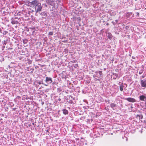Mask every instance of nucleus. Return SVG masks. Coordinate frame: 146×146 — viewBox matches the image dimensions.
I'll return each instance as SVG.
<instances>
[{"mask_svg":"<svg viewBox=\"0 0 146 146\" xmlns=\"http://www.w3.org/2000/svg\"><path fill=\"white\" fill-rule=\"evenodd\" d=\"M115 21H116V23H117V21H118V20H115Z\"/></svg>","mask_w":146,"mask_h":146,"instance_id":"72a5a7b5","label":"nucleus"},{"mask_svg":"<svg viewBox=\"0 0 146 146\" xmlns=\"http://www.w3.org/2000/svg\"><path fill=\"white\" fill-rule=\"evenodd\" d=\"M5 46H4L3 47H5Z\"/></svg>","mask_w":146,"mask_h":146,"instance_id":"49530a36","label":"nucleus"},{"mask_svg":"<svg viewBox=\"0 0 146 146\" xmlns=\"http://www.w3.org/2000/svg\"><path fill=\"white\" fill-rule=\"evenodd\" d=\"M36 87V85L35 86Z\"/></svg>","mask_w":146,"mask_h":146,"instance_id":"37998d69","label":"nucleus"},{"mask_svg":"<svg viewBox=\"0 0 146 146\" xmlns=\"http://www.w3.org/2000/svg\"><path fill=\"white\" fill-rule=\"evenodd\" d=\"M146 100V97H145V100Z\"/></svg>","mask_w":146,"mask_h":146,"instance_id":"58836bf2","label":"nucleus"},{"mask_svg":"<svg viewBox=\"0 0 146 146\" xmlns=\"http://www.w3.org/2000/svg\"><path fill=\"white\" fill-rule=\"evenodd\" d=\"M3 120V119H0V121H1V120Z\"/></svg>","mask_w":146,"mask_h":146,"instance_id":"e433bc0d","label":"nucleus"},{"mask_svg":"<svg viewBox=\"0 0 146 146\" xmlns=\"http://www.w3.org/2000/svg\"><path fill=\"white\" fill-rule=\"evenodd\" d=\"M4 60V58L3 57H1V59L0 60V62H2Z\"/></svg>","mask_w":146,"mask_h":146,"instance_id":"5701e85b","label":"nucleus"},{"mask_svg":"<svg viewBox=\"0 0 146 146\" xmlns=\"http://www.w3.org/2000/svg\"><path fill=\"white\" fill-rule=\"evenodd\" d=\"M137 13V15H139V13Z\"/></svg>","mask_w":146,"mask_h":146,"instance_id":"c9c22d12","label":"nucleus"},{"mask_svg":"<svg viewBox=\"0 0 146 146\" xmlns=\"http://www.w3.org/2000/svg\"><path fill=\"white\" fill-rule=\"evenodd\" d=\"M76 66H78V65H77V64H76Z\"/></svg>","mask_w":146,"mask_h":146,"instance_id":"4c0bfd02","label":"nucleus"},{"mask_svg":"<svg viewBox=\"0 0 146 146\" xmlns=\"http://www.w3.org/2000/svg\"><path fill=\"white\" fill-rule=\"evenodd\" d=\"M5 46H4L3 47H5Z\"/></svg>","mask_w":146,"mask_h":146,"instance_id":"a18cd8bd","label":"nucleus"},{"mask_svg":"<svg viewBox=\"0 0 146 146\" xmlns=\"http://www.w3.org/2000/svg\"><path fill=\"white\" fill-rule=\"evenodd\" d=\"M23 42L24 44H25L27 43L28 42V40L27 39H24L23 40Z\"/></svg>","mask_w":146,"mask_h":146,"instance_id":"a211bd4d","label":"nucleus"},{"mask_svg":"<svg viewBox=\"0 0 146 146\" xmlns=\"http://www.w3.org/2000/svg\"><path fill=\"white\" fill-rule=\"evenodd\" d=\"M18 22L17 21H16L15 19H11V23L13 24H18Z\"/></svg>","mask_w":146,"mask_h":146,"instance_id":"9b49d317","label":"nucleus"},{"mask_svg":"<svg viewBox=\"0 0 146 146\" xmlns=\"http://www.w3.org/2000/svg\"><path fill=\"white\" fill-rule=\"evenodd\" d=\"M8 107H7L6 108L5 110L6 111H7V110H8Z\"/></svg>","mask_w":146,"mask_h":146,"instance_id":"cd10ccee","label":"nucleus"},{"mask_svg":"<svg viewBox=\"0 0 146 146\" xmlns=\"http://www.w3.org/2000/svg\"><path fill=\"white\" fill-rule=\"evenodd\" d=\"M32 19H34V21H35H35L36 20L35 17H34L33 16H32Z\"/></svg>","mask_w":146,"mask_h":146,"instance_id":"a878e982","label":"nucleus"},{"mask_svg":"<svg viewBox=\"0 0 146 146\" xmlns=\"http://www.w3.org/2000/svg\"><path fill=\"white\" fill-rule=\"evenodd\" d=\"M3 31L2 34H3V36L6 35L8 33V32L7 31L5 30V29H4Z\"/></svg>","mask_w":146,"mask_h":146,"instance_id":"2eb2a0df","label":"nucleus"},{"mask_svg":"<svg viewBox=\"0 0 146 146\" xmlns=\"http://www.w3.org/2000/svg\"><path fill=\"white\" fill-rule=\"evenodd\" d=\"M137 118H138L139 119H141L142 118V115H137L136 116Z\"/></svg>","mask_w":146,"mask_h":146,"instance_id":"ddd939ff","label":"nucleus"},{"mask_svg":"<svg viewBox=\"0 0 146 146\" xmlns=\"http://www.w3.org/2000/svg\"><path fill=\"white\" fill-rule=\"evenodd\" d=\"M46 2L48 5H51L52 1L51 0H46Z\"/></svg>","mask_w":146,"mask_h":146,"instance_id":"6ab92c4d","label":"nucleus"},{"mask_svg":"<svg viewBox=\"0 0 146 146\" xmlns=\"http://www.w3.org/2000/svg\"><path fill=\"white\" fill-rule=\"evenodd\" d=\"M4 28L0 26V33H2L3 31V30L4 29Z\"/></svg>","mask_w":146,"mask_h":146,"instance_id":"aec40b11","label":"nucleus"},{"mask_svg":"<svg viewBox=\"0 0 146 146\" xmlns=\"http://www.w3.org/2000/svg\"><path fill=\"white\" fill-rule=\"evenodd\" d=\"M89 82H87V83H89Z\"/></svg>","mask_w":146,"mask_h":146,"instance_id":"ea45409f","label":"nucleus"},{"mask_svg":"<svg viewBox=\"0 0 146 146\" xmlns=\"http://www.w3.org/2000/svg\"><path fill=\"white\" fill-rule=\"evenodd\" d=\"M45 81L47 84H50L51 83L52 81L51 78L47 77L46 78Z\"/></svg>","mask_w":146,"mask_h":146,"instance_id":"7ed1b4c3","label":"nucleus"},{"mask_svg":"<svg viewBox=\"0 0 146 146\" xmlns=\"http://www.w3.org/2000/svg\"><path fill=\"white\" fill-rule=\"evenodd\" d=\"M38 87V86H37V88Z\"/></svg>","mask_w":146,"mask_h":146,"instance_id":"c03bdc74","label":"nucleus"},{"mask_svg":"<svg viewBox=\"0 0 146 146\" xmlns=\"http://www.w3.org/2000/svg\"><path fill=\"white\" fill-rule=\"evenodd\" d=\"M62 111L63 114L65 115L67 114L68 113V111L65 109H63Z\"/></svg>","mask_w":146,"mask_h":146,"instance_id":"f8f14e48","label":"nucleus"},{"mask_svg":"<svg viewBox=\"0 0 146 146\" xmlns=\"http://www.w3.org/2000/svg\"><path fill=\"white\" fill-rule=\"evenodd\" d=\"M68 102L70 104H72L73 103L72 100H70L69 101H68Z\"/></svg>","mask_w":146,"mask_h":146,"instance_id":"b1692460","label":"nucleus"},{"mask_svg":"<svg viewBox=\"0 0 146 146\" xmlns=\"http://www.w3.org/2000/svg\"><path fill=\"white\" fill-rule=\"evenodd\" d=\"M53 34V32H50L48 33V35H52Z\"/></svg>","mask_w":146,"mask_h":146,"instance_id":"4be33fe9","label":"nucleus"},{"mask_svg":"<svg viewBox=\"0 0 146 146\" xmlns=\"http://www.w3.org/2000/svg\"><path fill=\"white\" fill-rule=\"evenodd\" d=\"M6 13L5 11H3V14H4V15H5V13Z\"/></svg>","mask_w":146,"mask_h":146,"instance_id":"c756f323","label":"nucleus"},{"mask_svg":"<svg viewBox=\"0 0 146 146\" xmlns=\"http://www.w3.org/2000/svg\"><path fill=\"white\" fill-rule=\"evenodd\" d=\"M124 87L123 84V83H121V84L119 86V89L121 91H122L123 90V88Z\"/></svg>","mask_w":146,"mask_h":146,"instance_id":"1a4fd4ad","label":"nucleus"},{"mask_svg":"<svg viewBox=\"0 0 146 146\" xmlns=\"http://www.w3.org/2000/svg\"><path fill=\"white\" fill-rule=\"evenodd\" d=\"M125 84V85H126V84Z\"/></svg>","mask_w":146,"mask_h":146,"instance_id":"de8ad7c7","label":"nucleus"},{"mask_svg":"<svg viewBox=\"0 0 146 146\" xmlns=\"http://www.w3.org/2000/svg\"><path fill=\"white\" fill-rule=\"evenodd\" d=\"M93 77L94 78H95L96 77H97V75L96 74H94L93 75Z\"/></svg>","mask_w":146,"mask_h":146,"instance_id":"bb28decb","label":"nucleus"},{"mask_svg":"<svg viewBox=\"0 0 146 146\" xmlns=\"http://www.w3.org/2000/svg\"><path fill=\"white\" fill-rule=\"evenodd\" d=\"M35 123H36V122H35V123H32V124H33V125H36V124H35Z\"/></svg>","mask_w":146,"mask_h":146,"instance_id":"7c9ffc66","label":"nucleus"},{"mask_svg":"<svg viewBox=\"0 0 146 146\" xmlns=\"http://www.w3.org/2000/svg\"><path fill=\"white\" fill-rule=\"evenodd\" d=\"M110 106L111 108H113L115 107L116 106V104H114V103H111L110 104Z\"/></svg>","mask_w":146,"mask_h":146,"instance_id":"f3484780","label":"nucleus"},{"mask_svg":"<svg viewBox=\"0 0 146 146\" xmlns=\"http://www.w3.org/2000/svg\"><path fill=\"white\" fill-rule=\"evenodd\" d=\"M140 84L141 86L144 88H146V79L141 80L140 81Z\"/></svg>","mask_w":146,"mask_h":146,"instance_id":"f03ea898","label":"nucleus"},{"mask_svg":"<svg viewBox=\"0 0 146 146\" xmlns=\"http://www.w3.org/2000/svg\"><path fill=\"white\" fill-rule=\"evenodd\" d=\"M37 7H38V8H37V12L38 11H40L41 10L42 7L41 6V4L40 3H39L37 1Z\"/></svg>","mask_w":146,"mask_h":146,"instance_id":"39448f33","label":"nucleus"},{"mask_svg":"<svg viewBox=\"0 0 146 146\" xmlns=\"http://www.w3.org/2000/svg\"><path fill=\"white\" fill-rule=\"evenodd\" d=\"M108 37L109 39H111L112 37V36L111 33H108Z\"/></svg>","mask_w":146,"mask_h":146,"instance_id":"4468645a","label":"nucleus"},{"mask_svg":"<svg viewBox=\"0 0 146 146\" xmlns=\"http://www.w3.org/2000/svg\"><path fill=\"white\" fill-rule=\"evenodd\" d=\"M2 116H4V115L3 114H2Z\"/></svg>","mask_w":146,"mask_h":146,"instance_id":"f704fd0d","label":"nucleus"},{"mask_svg":"<svg viewBox=\"0 0 146 146\" xmlns=\"http://www.w3.org/2000/svg\"><path fill=\"white\" fill-rule=\"evenodd\" d=\"M131 15V14L129 13H128L126 15V17H130Z\"/></svg>","mask_w":146,"mask_h":146,"instance_id":"412c9836","label":"nucleus"},{"mask_svg":"<svg viewBox=\"0 0 146 146\" xmlns=\"http://www.w3.org/2000/svg\"><path fill=\"white\" fill-rule=\"evenodd\" d=\"M16 108H13V111H15L16 110Z\"/></svg>","mask_w":146,"mask_h":146,"instance_id":"c85d7f7f","label":"nucleus"},{"mask_svg":"<svg viewBox=\"0 0 146 146\" xmlns=\"http://www.w3.org/2000/svg\"><path fill=\"white\" fill-rule=\"evenodd\" d=\"M40 14L42 16V17L45 18L47 16V14L45 12H41V13H40Z\"/></svg>","mask_w":146,"mask_h":146,"instance_id":"0eeeda50","label":"nucleus"},{"mask_svg":"<svg viewBox=\"0 0 146 146\" xmlns=\"http://www.w3.org/2000/svg\"><path fill=\"white\" fill-rule=\"evenodd\" d=\"M140 100L143 101H145V96L144 95H141L139 97Z\"/></svg>","mask_w":146,"mask_h":146,"instance_id":"6e6552de","label":"nucleus"},{"mask_svg":"<svg viewBox=\"0 0 146 146\" xmlns=\"http://www.w3.org/2000/svg\"><path fill=\"white\" fill-rule=\"evenodd\" d=\"M142 72H140L139 73L140 74H141L142 73Z\"/></svg>","mask_w":146,"mask_h":146,"instance_id":"2f4dec72","label":"nucleus"},{"mask_svg":"<svg viewBox=\"0 0 146 146\" xmlns=\"http://www.w3.org/2000/svg\"><path fill=\"white\" fill-rule=\"evenodd\" d=\"M31 4L34 6H35V14L36 13V1L34 0L31 2Z\"/></svg>","mask_w":146,"mask_h":146,"instance_id":"423d86ee","label":"nucleus"},{"mask_svg":"<svg viewBox=\"0 0 146 146\" xmlns=\"http://www.w3.org/2000/svg\"><path fill=\"white\" fill-rule=\"evenodd\" d=\"M64 50H67V49H64Z\"/></svg>","mask_w":146,"mask_h":146,"instance_id":"79ce46f5","label":"nucleus"},{"mask_svg":"<svg viewBox=\"0 0 146 146\" xmlns=\"http://www.w3.org/2000/svg\"><path fill=\"white\" fill-rule=\"evenodd\" d=\"M36 31L35 28H33L32 29V34L31 40H34L35 41L36 40V32H35Z\"/></svg>","mask_w":146,"mask_h":146,"instance_id":"f257e3e1","label":"nucleus"},{"mask_svg":"<svg viewBox=\"0 0 146 146\" xmlns=\"http://www.w3.org/2000/svg\"><path fill=\"white\" fill-rule=\"evenodd\" d=\"M7 39H6V40H4L3 41L2 43L3 44L6 45L7 43Z\"/></svg>","mask_w":146,"mask_h":146,"instance_id":"dca6fc26","label":"nucleus"},{"mask_svg":"<svg viewBox=\"0 0 146 146\" xmlns=\"http://www.w3.org/2000/svg\"><path fill=\"white\" fill-rule=\"evenodd\" d=\"M98 73H99V74L100 75L102 74V72L101 71H99Z\"/></svg>","mask_w":146,"mask_h":146,"instance_id":"393cba45","label":"nucleus"},{"mask_svg":"<svg viewBox=\"0 0 146 146\" xmlns=\"http://www.w3.org/2000/svg\"><path fill=\"white\" fill-rule=\"evenodd\" d=\"M40 78H41V79L40 80V81L38 82V83L39 84H41L42 83V81L43 80V79L42 76H40ZM37 83H38L37 82Z\"/></svg>","mask_w":146,"mask_h":146,"instance_id":"9d476101","label":"nucleus"},{"mask_svg":"<svg viewBox=\"0 0 146 146\" xmlns=\"http://www.w3.org/2000/svg\"><path fill=\"white\" fill-rule=\"evenodd\" d=\"M125 100L131 102H134L136 101L135 100V99L131 98H127L125 99Z\"/></svg>","mask_w":146,"mask_h":146,"instance_id":"20e7f679","label":"nucleus"},{"mask_svg":"<svg viewBox=\"0 0 146 146\" xmlns=\"http://www.w3.org/2000/svg\"><path fill=\"white\" fill-rule=\"evenodd\" d=\"M89 82H87V83H89Z\"/></svg>","mask_w":146,"mask_h":146,"instance_id":"a19ab883","label":"nucleus"},{"mask_svg":"<svg viewBox=\"0 0 146 146\" xmlns=\"http://www.w3.org/2000/svg\"><path fill=\"white\" fill-rule=\"evenodd\" d=\"M98 72H98V71H96V72L95 73H98Z\"/></svg>","mask_w":146,"mask_h":146,"instance_id":"473e14b6","label":"nucleus"}]
</instances>
